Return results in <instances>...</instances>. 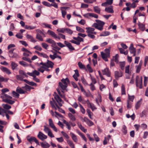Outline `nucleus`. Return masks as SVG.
Returning <instances> with one entry per match:
<instances>
[{
  "label": "nucleus",
  "instance_id": "nucleus-34",
  "mask_svg": "<svg viewBox=\"0 0 148 148\" xmlns=\"http://www.w3.org/2000/svg\"><path fill=\"white\" fill-rule=\"evenodd\" d=\"M48 34L51 35L52 37L55 38L56 34L53 31H51L50 30H49L47 31Z\"/></svg>",
  "mask_w": 148,
  "mask_h": 148
},
{
  "label": "nucleus",
  "instance_id": "nucleus-59",
  "mask_svg": "<svg viewBox=\"0 0 148 148\" xmlns=\"http://www.w3.org/2000/svg\"><path fill=\"white\" fill-rule=\"evenodd\" d=\"M36 38L40 41H43V39L42 36L39 34H37L36 35Z\"/></svg>",
  "mask_w": 148,
  "mask_h": 148
},
{
  "label": "nucleus",
  "instance_id": "nucleus-35",
  "mask_svg": "<svg viewBox=\"0 0 148 148\" xmlns=\"http://www.w3.org/2000/svg\"><path fill=\"white\" fill-rule=\"evenodd\" d=\"M36 28V26H34L31 25H25V28L27 29H33Z\"/></svg>",
  "mask_w": 148,
  "mask_h": 148
},
{
  "label": "nucleus",
  "instance_id": "nucleus-36",
  "mask_svg": "<svg viewBox=\"0 0 148 148\" xmlns=\"http://www.w3.org/2000/svg\"><path fill=\"white\" fill-rule=\"evenodd\" d=\"M139 27L140 29L142 31H143L145 29V25L141 23H139L138 24Z\"/></svg>",
  "mask_w": 148,
  "mask_h": 148
},
{
  "label": "nucleus",
  "instance_id": "nucleus-26",
  "mask_svg": "<svg viewBox=\"0 0 148 148\" xmlns=\"http://www.w3.org/2000/svg\"><path fill=\"white\" fill-rule=\"evenodd\" d=\"M46 41L49 43L51 44V47L53 46H54L55 45L56 42L53 40L51 38H47L46 40Z\"/></svg>",
  "mask_w": 148,
  "mask_h": 148
},
{
  "label": "nucleus",
  "instance_id": "nucleus-33",
  "mask_svg": "<svg viewBox=\"0 0 148 148\" xmlns=\"http://www.w3.org/2000/svg\"><path fill=\"white\" fill-rule=\"evenodd\" d=\"M68 116L70 119L72 121H75L76 120V118L72 114L69 113L68 114Z\"/></svg>",
  "mask_w": 148,
  "mask_h": 148
},
{
  "label": "nucleus",
  "instance_id": "nucleus-10",
  "mask_svg": "<svg viewBox=\"0 0 148 148\" xmlns=\"http://www.w3.org/2000/svg\"><path fill=\"white\" fill-rule=\"evenodd\" d=\"M86 29L87 30L86 32L88 34H96L97 32H94L95 29L94 28L90 27H87L86 28Z\"/></svg>",
  "mask_w": 148,
  "mask_h": 148
},
{
  "label": "nucleus",
  "instance_id": "nucleus-4",
  "mask_svg": "<svg viewBox=\"0 0 148 148\" xmlns=\"http://www.w3.org/2000/svg\"><path fill=\"white\" fill-rule=\"evenodd\" d=\"M73 38L74 40H70V42L77 45H79L81 42L84 41L83 39L79 36L77 37H74Z\"/></svg>",
  "mask_w": 148,
  "mask_h": 148
},
{
  "label": "nucleus",
  "instance_id": "nucleus-62",
  "mask_svg": "<svg viewBox=\"0 0 148 148\" xmlns=\"http://www.w3.org/2000/svg\"><path fill=\"white\" fill-rule=\"evenodd\" d=\"M52 47H53L52 49L54 50H57L59 51V50H60V48L58 47L56 45V43H55V44L54 45V46H53Z\"/></svg>",
  "mask_w": 148,
  "mask_h": 148
},
{
  "label": "nucleus",
  "instance_id": "nucleus-55",
  "mask_svg": "<svg viewBox=\"0 0 148 148\" xmlns=\"http://www.w3.org/2000/svg\"><path fill=\"white\" fill-rule=\"evenodd\" d=\"M79 106L80 107V111L82 114H84L85 113V109L81 104H79Z\"/></svg>",
  "mask_w": 148,
  "mask_h": 148
},
{
  "label": "nucleus",
  "instance_id": "nucleus-27",
  "mask_svg": "<svg viewBox=\"0 0 148 148\" xmlns=\"http://www.w3.org/2000/svg\"><path fill=\"white\" fill-rule=\"evenodd\" d=\"M75 74L73 75V77L76 81L78 80L77 77L79 76V74L78 71L77 70H75Z\"/></svg>",
  "mask_w": 148,
  "mask_h": 148
},
{
  "label": "nucleus",
  "instance_id": "nucleus-63",
  "mask_svg": "<svg viewBox=\"0 0 148 148\" xmlns=\"http://www.w3.org/2000/svg\"><path fill=\"white\" fill-rule=\"evenodd\" d=\"M79 127L80 129L84 133L87 132V130L85 129L81 125H79Z\"/></svg>",
  "mask_w": 148,
  "mask_h": 148
},
{
  "label": "nucleus",
  "instance_id": "nucleus-15",
  "mask_svg": "<svg viewBox=\"0 0 148 148\" xmlns=\"http://www.w3.org/2000/svg\"><path fill=\"white\" fill-rule=\"evenodd\" d=\"M18 65V64L14 62L11 61V69L13 70L16 69L17 68Z\"/></svg>",
  "mask_w": 148,
  "mask_h": 148
},
{
  "label": "nucleus",
  "instance_id": "nucleus-16",
  "mask_svg": "<svg viewBox=\"0 0 148 148\" xmlns=\"http://www.w3.org/2000/svg\"><path fill=\"white\" fill-rule=\"evenodd\" d=\"M1 98L3 99V101L11 104H13L15 102L14 101L7 99H4V97L3 96H1Z\"/></svg>",
  "mask_w": 148,
  "mask_h": 148
},
{
  "label": "nucleus",
  "instance_id": "nucleus-64",
  "mask_svg": "<svg viewBox=\"0 0 148 148\" xmlns=\"http://www.w3.org/2000/svg\"><path fill=\"white\" fill-rule=\"evenodd\" d=\"M65 32L70 34H71L73 33V32L71 30L67 28H65Z\"/></svg>",
  "mask_w": 148,
  "mask_h": 148
},
{
  "label": "nucleus",
  "instance_id": "nucleus-12",
  "mask_svg": "<svg viewBox=\"0 0 148 148\" xmlns=\"http://www.w3.org/2000/svg\"><path fill=\"white\" fill-rule=\"evenodd\" d=\"M64 43L66 45V46L68 47L70 50L72 51L75 50V48L72 46L71 44L68 42L65 41Z\"/></svg>",
  "mask_w": 148,
  "mask_h": 148
},
{
  "label": "nucleus",
  "instance_id": "nucleus-40",
  "mask_svg": "<svg viewBox=\"0 0 148 148\" xmlns=\"http://www.w3.org/2000/svg\"><path fill=\"white\" fill-rule=\"evenodd\" d=\"M62 82L63 84H64L65 85H67V84L69 82V79L67 78H66L65 79H63L62 80Z\"/></svg>",
  "mask_w": 148,
  "mask_h": 148
},
{
  "label": "nucleus",
  "instance_id": "nucleus-61",
  "mask_svg": "<svg viewBox=\"0 0 148 148\" xmlns=\"http://www.w3.org/2000/svg\"><path fill=\"white\" fill-rule=\"evenodd\" d=\"M78 65L79 67L81 69H84L85 68V67L82 63L81 62H79L78 63Z\"/></svg>",
  "mask_w": 148,
  "mask_h": 148
},
{
  "label": "nucleus",
  "instance_id": "nucleus-2",
  "mask_svg": "<svg viewBox=\"0 0 148 148\" xmlns=\"http://www.w3.org/2000/svg\"><path fill=\"white\" fill-rule=\"evenodd\" d=\"M59 84L60 88H61V89L62 90V92L63 93V94H61V92H60V90L59 88H58L57 89V91L58 92L59 95H60V96L61 97L65 99V96L63 90H65L67 86V85H65L61 82H60Z\"/></svg>",
  "mask_w": 148,
  "mask_h": 148
},
{
  "label": "nucleus",
  "instance_id": "nucleus-46",
  "mask_svg": "<svg viewBox=\"0 0 148 148\" xmlns=\"http://www.w3.org/2000/svg\"><path fill=\"white\" fill-rule=\"evenodd\" d=\"M44 131L46 133L48 134L49 132L51 131V130H50L48 127H47L46 126H44Z\"/></svg>",
  "mask_w": 148,
  "mask_h": 148
},
{
  "label": "nucleus",
  "instance_id": "nucleus-24",
  "mask_svg": "<svg viewBox=\"0 0 148 148\" xmlns=\"http://www.w3.org/2000/svg\"><path fill=\"white\" fill-rule=\"evenodd\" d=\"M26 37L27 38L30 40V41L32 42H35L36 41L35 40V39L31 35H29L28 34L27 35Z\"/></svg>",
  "mask_w": 148,
  "mask_h": 148
},
{
  "label": "nucleus",
  "instance_id": "nucleus-6",
  "mask_svg": "<svg viewBox=\"0 0 148 148\" xmlns=\"http://www.w3.org/2000/svg\"><path fill=\"white\" fill-rule=\"evenodd\" d=\"M79 85L81 90V91L83 92L84 94L87 97H90L91 95V93L90 91L88 90V92H87L80 84H79Z\"/></svg>",
  "mask_w": 148,
  "mask_h": 148
},
{
  "label": "nucleus",
  "instance_id": "nucleus-60",
  "mask_svg": "<svg viewBox=\"0 0 148 148\" xmlns=\"http://www.w3.org/2000/svg\"><path fill=\"white\" fill-rule=\"evenodd\" d=\"M148 81V77H144V86L146 87L147 86Z\"/></svg>",
  "mask_w": 148,
  "mask_h": 148
},
{
  "label": "nucleus",
  "instance_id": "nucleus-41",
  "mask_svg": "<svg viewBox=\"0 0 148 148\" xmlns=\"http://www.w3.org/2000/svg\"><path fill=\"white\" fill-rule=\"evenodd\" d=\"M10 57L12 58H17L19 57L18 54L16 53H14L12 55L10 56Z\"/></svg>",
  "mask_w": 148,
  "mask_h": 148
},
{
  "label": "nucleus",
  "instance_id": "nucleus-28",
  "mask_svg": "<svg viewBox=\"0 0 148 148\" xmlns=\"http://www.w3.org/2000/svg\"><path fill=\"white\" fill-rule=\"evenodd\" d=\"M70 135H71V138L73 141L75 143H77L78 141V139L76 136L73 133H71Z\"/></svg>",
  "mask_w": 148,
  "mask_h": 148
},
{
  "label": "nucleus",
  "instance_id": "nucleus-3",
  "mask_svg": "<svg viewBox=\"0 0 148 148\" xmlns=\"http://www.w3.org/2000/svg\"><path fill=\"white\" fill-rule=\"evenodd\" d=\"M143 78L142 76H137L136 79V85L137 87H138L140 88H143Z\"/></svg>",
  "mask_w": 148,
  "mask_h": 148
},
{
  "label": "nucleus",
  "instance_id": "nucleus-31",
  "mask_svg": "<svg viewBox=\"0 0 148 148\" xmlns=\"http://www.w3.org/2000/svg\"><path fill=\"white\" fill-rule=\"evenodd\" d=\"M66 141L68 144L71 148H75V145L71 140H67Z\"/></svg>",
  "mask_w": 148,
  "mask_h": 148
},
{
  "label": "nucleus",
  "instance_id": "nucleus-50",
  "mask_svg": "<svg viewBox=\"0 0 148 148\" xmlns=\"http://www.w3.org/2000/svg\"><path fill=\"white\" fill-rule=\"evenodd\" d=\"M78 134L79 135H80L82 137V138L86 142L87 141V139L86 138L85 136L81 132H78Z\"/></svg>",
  "mask_w": 148,
  "mask_h": 148
},
{
  "label": "nucleus",
  "instance_id": "nucleus-9",
  "mask_svg": "<svg viewBox=\"0 0 148 148\" xmlns=\"http://www.w3.org/2000/svg\"><path fill=\"white\" fill-rule=\"evenodd\" d=\"M38 138L42 140L46 139L47 136L41 132H39L37 135Z\"/></svg>",
  "mask_w": 148,
  "mask_h": 148
},
{
  "label": "nucleus",
  "instance_id": "nucleus-51",
  "mask_svg": "<svg viewBox=\"0 0 148 148\" xmlns=\"http://www.w3.org/2000/svg\"><path fill=\"white\" fill-rule=\"evenodd\" d=\"M121 92L122 95H125V86L124 84H122L121 87Z\"/></svg>",
  "mask_w": 148,
  "mask_h": 148
},
{
  "label": "nucleus",
  "instance_id": "nucleus-42",
  "mask_svg": "<svg viewBox=\"0 0 148 148\" xmlns=\"http://www.w3.org/2000/svg\"><path fill=\"white\" fill-rule=\"evenodd\" d=\"M96 21L97 24H98L99 25H100L101 26H102V27H103V26L105 24L104 22L103 21L98 20H96Z\"/></svg>",
  "mask_w": 148,
  "mask_h": 148
},
{
  "label": "nucleus",
  "instance_id": "nucleus-56",
  "mask_svg": "<svg viewBox=\"0 0 148 148\" xmlns=\"http://www.w3.org/2000/svg\"><path fill=\"white\" fill-rule=\"evenodd\" d=\"M3 107L5 109H9L11 108V106L8 105L7 104H3L2 105Z\"/></svg>",
  "mask_w": 148,
  "mask_h": 148
},
{
  "label": "nucleus",
  "instance_id": "nucleus-25",
  "mask_svg": "<svg viewBox=\"0 0 148 148\" xmlns=\"http://www.w3.org/2000/svg\"><path fill=\"white\" fill-rule=\"evenodd\" d=\"M16 91L18 92L21 94H24L25 93V91L22 88L19 87L17 88Z\"/></svg>",
  "mask_w": 148,
  "mask_h": 148
},
{
  "label": "nucleus",
  "instance_id": "nucleus-30",
  "mask_svg": "<svg viewBox=\"0 0 148 148\" xmlns=\"http://www.w3.org/2000/svg\"><path fill=\"white\" fill-rule=\"evenodd\" d=\"M142 99L138 101L136 103L135 105V108L136 110L138 109L140 107L142 103Z\"/></svg>",
  "mask_w": 148,
  "mask_h": 148
},
{
  "label": "nucleus",
  "instance_id": "nucleus-13",
  "mask_svg": "<svg viewBox=\"0 0 148 148\" xmlns=\"http://www.w3.org/2000/svg\"><path fill=\"white\" fill-rule=\"evenodd\" d=\"M86 102L88 107H90L92 111L97 109V108L95 107L94 104L91 103L88 100H87Z\"/></svg>",
  "mask_w": 148,
  "mask_h": 148
},
{
  "label": "nucleus",
  "instance_id": "nucleus-49",
  "mask_svg": "<svg viewBox=\"0 0 148 148\" xmlns=\"http://www.w3.org/2000/svg\"><path fill=\"white\" fill-rule=\"evenodd\" d=\"M76 29L77 31L81 32L84 33L85 32V31L84 29L79 27L76 26Z\"/></svg>",
  "mask_w": 148,
  "mask_h": 148
},
{
  "label": "nucleus",
  "instance_id": "nucleus-48",
  "mask_svg": "<svg viewBox=\"0 0 148 148\" xmlns=\"http://www.w3.org/2000/svg\"><path fill=\"white\" fill-rule=\"evenodd\" d=\"M19 63L21 65H22L25 67L27 66H28V64L23 61H20L19 62Z\"/></svg>",
  "mask_w": 148,
  "mask_h": 148
},
{
  "label": "nucleus",
  "instance_id": "nucleus-54",
  "mask_svg": "<svg viewBox=\"0 0 148 148\" xmlns=\"http://www.w3.org/2000/svg\"><path fill=\"white\" fill-rule=\"evenodd\" d=\"M94 84H92V83H90L89 85L90 86V89L92 91H93L96 89L95 87Z\"/></svg>",
  "mask_w": 148,
  "mask_h": 148
},
{
  "label": "nucleus",
  "instance_id": "nucleus-29",
  "mask_svg": "<svg viewBox=\"0 0 148 148\" xmlns=\"http://www.w3.org/2000/svg\"><path fill=\"white\" fill-rule=\"evenodd\" d=\"M24 82L32 86H37L36 84V83L33 82H29L26 79L24 80Z\"/></svg>",
  "mask_w": 148,
  "mask_h": 148
},
{
  "label": "nucleus",
  "instance_id": "nucleus-47",
  "mask_svg": "<svg viewBox=\"0 0 148 148\" xmlns=\"http://www.w3.org/2000/svg\"><path fill=\"white\" fill-rule=\"evenodd\" d=\"M55 102V101L54 100H53V101H50V103L52 107L53 108L55 109L56 110L57 108L56 107L54 104V103Z\"/></svg>",
  "mask_w": 148,
  "mask_h": 148
},
{
  "label": "nucleus",
  "instance_id": "nucleus-14",
  "mask_svg": "<svg viewBox=\"0 0 148 148\" xmlns=\"http://www.w3.org/2000/svg\"><path fill=\"white\" fill-rule=\"evenodd\" d=\"M0 69L3 72L8 74L9 75L11 73V72L9 69L4 66H1L0 67Z\"/></svg>",
  "mask_w": 148,
  "mask_h": 148
},
{
  "label": "nucleus",
  "instance_id": "nucleus-45",
  "mask_svg": "<svg viewBox=\"0 0 148 148\" xmlns=\"http://www.w3.org/2000/svg\"><path fill=\"white\" fill-rule=\"evenodd\" d=\"M81 80L82 82L86 86L88 85V84L87 82H86V80L84 78V77H82L81 78Z\"/></svg>",
  "mask_w": 148,
  "mask_h": 148
},
{
  "label": "nucleus",
  "instance_id": "nucleus-18",
  "mask_svg": "<svg viewBox=\"0 0 148 148\" xmlns=\"http://www.w3.org/2000/svg\"><path fill=\"white\" fill-rule=\"evenodd\" d=\"M84 16L86 17H88V16H90L93 17L95 18H97L98 17V15L94 13H87L84 15Z\"/></svg>",
  "mask_w": 148,
  "mask_h": 148
},
{
  "label": "nucleus",
  "instance_id": "nucleus-20",
  "mask_svg": "<svg viewBox=\"0 0 148 148\" xmlns=\"http://www.w3.org/2000/svg\"><path fill=\"white\" fill-rule=\"evenodd\" d=\"M129 49L131 53L132 54V53L136 52V49L134 47L133 44H130Z\"/></svg>",
  "mask_w": 148,
  "mask_h": 148
},
{
  "label": "nucleus",
  "instance_id": "nucleus-11",
  "mask_svg": "<svg viewBox=\"0 0 148 148\" xmlns=\"http://www.w3.org/2000/svg\"><path fill=\"white\" fill-rule=\"evenodd\" d=\"M27 140L29 142L34 141L35 143L38 145H39V143L38 140L34 137H29L28 136Z\"/></svg>",
  "mask_w": 148,
  "mask_h": 148
},
{
  "label": "nucleus",
  "instance_id": "nucleus-44",
  "mask_svg": "<svg viewBox=\"0 0 148 148\" xmlns=\"http://www.w3.org/2000/svg\"><path fill=\"white\" fill-rule=\"evenodd\" d=\"M110 33L109 32L106 31L103 32L100 35V36H107L109 35Z\"/></svg>",
  "mask_w": 148,
  "mask_h": 148
},
{
  "label": "nucleus",
  "instance_id": "nucleus-8",
  "mask_svg": "<svg viewBox=\"0 0 148 148\" xmlns=\"http://www.w3.org/2000/svg\"><path fill=\"white\" fill-rule=\"evenodd\" d=\"M102 71L103 75H106L109 77H111V73L108 68H106L102 70Z\"/></svg>",
  "mask_w": 148,
  "mask_h": 148
},
{
  "label": "nucleus",
  "instance_id": "nucleus-22",
  "mask_svg": "<svg viewBox=\"0 0 148 148\" xmlns=\"http://www.w3.org/2000/svg\"><path fill=\"white\" fill-rule=\"evenodd\" d=\"M41 146L43 148H47L50 147V145L46 142L40 143Z\"/></svg>",
  "mask_w": 148,
  "mask_h": 148
},
{
  "label": "nucleus",
  "instance_id": "nucleus-7",
  "mask_svg": "<svg viewBox=\"0 0 148 148\" xmlns=\"http://www.w3.org/2000/svg\"><path fill=\"white\" fill-rule=\"evenodd\" d=\"M48 121L49 126L54 131L57 132L58 131L57 129L53 123L52 119H49Z\"/></svg>",
  "mask_w": 148,
  "mask_h": 148
},
{
  "label": "nucleus",
  "instance_id": "nucleus-21",
  "mask_svg": "<svg viewBox=\"0 0 148 148\" xmlns=\"http://www.w3.org/2000/svg\"><path fill=\"white\" fill-rule=\"evenodd\" d=\"M115 77L117 79L122 76L123 74L121 72L115 71L114 72Z\"/></svg>",
  "mask_w": 148,
  "mask_h": 148
},
{
  "label": "nucleus",
  "instance_id": "nucleus-5",
  "mask_svg": "<svg viewBox=\"0 0 148 148\" xmlns=\"http://www.w3.org/2000/svg\"><path fill=\"white\" fill-rule=\"evenodd\" d=\"M55 95H54V98L56 100L57 102L58 103L59 106H62V104L63 103V101L60 98L58 95L56 93H55Z\"/></svg>",
  "mask_w": 148,
  "mask_h": 148
},
{
  "label": "nucleus",
  "instance_id": "nucleus-17",
  "mask_svg": "<svg viewBox=\"0 0 148 148\" xmlns=\"http://www.w3.org/2000/svg\"><path fill=\"white\" fill-rule=\"evenodd\" d=\"M101 55L102 58L106 61H108V60L107 58L110 57V56L108 55L106 53H104L103 52H101Z\"/></svg>",
  "mask_w": 148,
  "mask_h": 148
},
{
  "label": "nucleus",
  "instance_id": "nucleus-39",
  "mask_svg": "<svg viewBox=\"0 0 148 148\" xmlns=\"http://www.w3.org/2000/svg\"><path fill=\"white\" fill-rule=\"evenodd\" d=\"M136 4L135 2H134L132 4H131L130 6L127 8L126 9H130V8H134L136 7Z\"/></svg>",
  "mask_w": 148,
  "mask_h": 148
},
{
  "label": "nucleus",
  "instance_id": "nucleus-57",
  "mask_svg": "<svg viewBox=\"0 0 148 148\" xmlns=\"http://www.w3.org/2000/svg\"><path fill=\"white\" fill-rule=\"evenodd\" d=\"M119 56L118 54H116V55L113 57V60L115 61L117 63L118 62V58Z\"/></svg>",
  "mask_w": 148,
  "mask_h": 148
},
{
  "label": "nucleus",
  "instance_id": "nucleus-38",
  "mask_svg": "<svg viewBox=\"0 0 148 148\" xmlns=\"http://www.w3.org/2000/svg\"><path fill=\"white\" fill-rule=\"evenodd\" d=\"M30 86L26 85L25 86L23 87L22 88L25 91V92L27 91H29L30 90Z\"/></svg>",
  "mask_w": 148,
  "mask_h": 148
},
{
  "label": "nucleus",
  "instance_id": "nucleus-53",
  "mask_svg": "<svg viewBox=\"0 0 148 148\" xmlns=\"http://www.w3.org/2000/svg\"><path fill=\"white\" fill-rule=\"evenodd\" d=\"M90 78L92 82L91 83H92L93 84H95L97 83V81L96 79L94 77L91 76V75H90Z\"/></svg>",
  "mask_w": 148,
  "mask_h": 148
},
{
  "label": "nucleus",
  "instance_id": "nucleus-1",
  "mask_svg": "<svg viewBox=\"0 0 148 148\" xmlns=\"http://www.w3.org/2000/svg\"><path fill=\"white\" fill-rule=\"evenodd\" d=\"M19 75L16 76V78L18 80L23 81H24L23 78L25 77H27L28 76L27 75L26 73L23 70H20L19 71Z\"/></svg>",
  "mask_w": 148,
  "mask_h": 148
},
{
  "label": "nucleus",
  "instance_id": "nucleus-23",
  "mask_svg": "<svg viewBox=\"0 0 148 148\" xmlns=\"http://www.w3.org/2000/svg\"><path fill=\"white\" fill-rule=\"evenodd\" d=\"M92 26L95 27L96 29L100 30H102L103 29V27L99 25L96 23H94L92 25Z\"/></svg>",
  "mask_w": 148,
  "mask_h": 148
},
{
  "label": "nucleus",
  "instance_id": "nucleus-32",
  "mask_svg": "<svg viewBox=\"0 0 148 148\" xmlns=\"http://www.w3.org/2000/svg\"><path fill=\"white\" fill-rule=\"evenodd\" d=\"M85 121L86 120V123L89 126H91L93 125V123L91 121L89 120L88 118L86 117L84 118Z\"/></svg>",
  "mask_w": 148,
  "mask_h": 148
},
{
  "label": "nucleus",
  "instance_id": "nucleus-52",
  "mask_svg": "<svg viewBox=\"0 0 148 148\" xmlns=\"http://www.w3.org/2000/svg\"><path fill=\"white\" fill-rule=\"evenodd\" d=\"M86 68L88 71L89 72L91 73L93 72V69L89 64H88L87 65Z\"/></svg>",
  "mask_w": 148,
  "mask_h": 148
},
{
  "label": "nucleus",
  "instance_id": "nucleus-19",
  "mask_svg": "<svg viewBox=\"0 0 148 148\" xmlns=\"http://www.w3.org/2000/svg\"><path fill=\"white\" fill-rule=\"evenodd\" d=\"M47 64V66L48 67L53 68V66L54 65V63L52 62L47 60V62H46Z\"/></svg>",
  "mask_w": 148,
  "mask_h": 148
},
{
  "label": "nucleus",
  "instance_id": "nucleus-43",
  "mask_svg": "<svg viewBox=\"0 0 148 148\" xmlns=\"http://www.w3.org/2000/svg\"><path fill=\"white\" fill-rule=\"evenodd\" d=\"M0 112L1 113L0 115H1L3 116H5L4 113L6 114V111L1 107H0Z\"/></svg>",
  "mask_w": 148,
  "mask_h": 148
},
{
  "label": "nucleus",
  "instance_id": "nucleus-58",
  "mask_svg": "<svg viewBox=\"0 0 148 148\" xmlns=\"http://www.w3.org/2000/svg\"><path fill=\"white\" fill-rule=\"evenodd\" d=\"M1 92H2V93H1V95H3L4 94H5L4 93L8 92L9 91V90L7 88H5L1 90Z\"/></svg>",
  "mask_w": 148,
  "mask_h": 148
},
{
  "label": "nucleus",
  "instance_id": "nucleus-37",
  "mask_svg": "<svg viewBox=\"0 0 148 148\" xmlns=\"http://www.w3.org/2000/svg\"><path fill=\"white\" fill-rule=\"evenodd\" d=\"M96 102L98 105H99V102H101L102 101L101 97L100 95H99L97 96V98L96 99Z\"/></svg>",
  "mask_w": 148,
  "mask_h": 148
}]
</instances>
